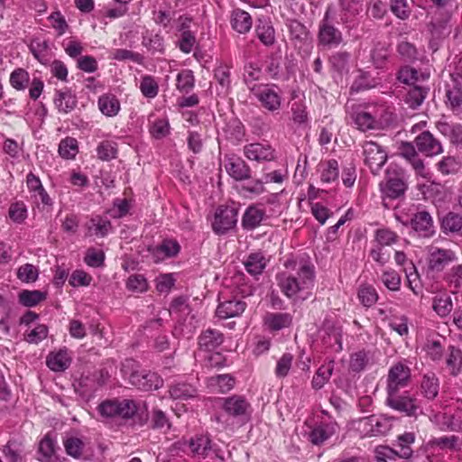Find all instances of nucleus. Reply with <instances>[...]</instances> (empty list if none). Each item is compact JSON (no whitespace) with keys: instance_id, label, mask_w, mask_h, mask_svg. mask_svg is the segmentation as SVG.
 Segmentation results:
<instances>
[{"instance_id":"24","label":"nucleus","mask_w":462,"mask_h":462,"mask_svg":"<svg viewBox=\"0 0 462 462\" xmlns=\"http://www.w3.org/2000/svg\"><path fill=\"white\" fill-rule=\"evenodd\" d=\"M71 358L67 349H60L57 353H51L47 356V366L54 372H63L70 365Z\"/></svg>"},{"instance_id":"6","label":"nucleus","mask_w":462,"mask_h":462,"mask_svg":"<svg viewBox=\"0 0 462 462\" xmlns=\"http://www.w3.org/2000/svg\"><path fill=\"white\" fill-rule=\"evenodd\" d=\"M363 153L365 162L370 168L373 174H377L387 161L386 151L373 141L365 142Z\"/></svg>"},{"instance_id":"4","label":"nucleus","mask_w":462,"mask_h":462,"mask_svg":"<svg viewBox=\"0 0 462 462\" xmlns=\"http://www.w3.org/2000/svg\"><path fill=\"white\" fill-rule=\"evenodd\" d=\"M385 403L391 409L408 417L417 418L420 414H422L420 402L409 392H404L402 394H399V393H387Z\"/></svg>"},{"instance_id":"61","label":"nucleus","mask_w":462,"mask_h":462,"mask_svg":"<svg viewBox=\"0 0 462 462\" xmlns=\"http://www.w3.org/2000/svg\"><path fill=\"white\" fill-rule=\"evenodd\" d=\"M105 254L103 251H97L93 247L87 250L84 262L90 267H100L104 264Z\"/></svg>"},{"instance_id":"44","label":"nucleus","mask_w":462,"mask_h":462,"mask_svg":"<svg viewBox=\"0 0 462 462\" xmlns=\"http://www.w3.org/2000/svg\"><path fill=\"white\" fill-rule=\"evenodd\" d=\"M89 230H94V234L97 236L104 237L107 236V234L112 229V225L110 220L107 218H104L101 217H93L88 226Z\"/></svg>"},{"instance_id":"57","label":"nucleus","mask_w":462,"mask_h":462,"mask_svg":"<svg viewBox=\"0 0 462 462\" xmlns=\"http://www.w3.org/2000/svg\"><path fill=\"white\" fill-rule=\"evenodd\" d=\"M444 280L455 289L462 286V264L454 265L445 273Z\"/></svg>"},{"instance_id":"59","label":"nucleus","mask_w":462,"mask_h":462,"mask_svg":"<svg viewBox=\"0 0 462 462\" xmlns=\"http://www.w3.org/2000/svg\"><path fill=\"white\" fill-rule=\"evenodd\" d=\"M115 144L108 141L100 143L97 148V157L102 161H110L116 156Z\"/></svg>"},{"instance_id":"36","label":"nucleus","mask_w":462,"mask_h":462,"mask_svg":"<svg viewBox=\"0 0 462 462\" xmlns=\"http://www.w3.org/2000/svg\"><path fill=\"white\" fill-rule=\"evenodd\" d=\"M244 264L250 274L257 275L263 273L266 261L262 253H253L248 255Z\"/></svg>"},{"instance_id":"5","label":"nucleus","mask_w":462,"mask_h":462,"mask_svg":"<svg viewBox=\"0 0 462 462\" xmlns=\"http://www.w3.org/2000/svg\"><path fill=\"white\" fill-rule=\"evenodd\" d=\"M334 11L328 6L324 17L319 23L318 41L320 45L327 47L338 46L343 42L342 32L333 24Z\"/></svg>"},{"instance_id":"32","label":"nucleus","mask_w":462,"mask_h":462,"mask_svg":"<svg viewBox=\"0 0 462 462\" xmlns=\"http://www.w3.org/2000/svg\"><path fill=\"white\" fill-rule=\"evenodd\" d=\"M430 88L413 85L407 92L404 102L412 109L418 108L428 96Z\"/></svg>"},{"instance_id":"21","label":"nucleus","mask_w":462,"mask_h":462,"mask_svg":"<svg viewBox=\"0 0 462 462\" xmlns=\"http://www.w3.org/2000/svg\"><path fill=\"white\" fill-rule=\"evenodd\" d=\"M54 104L60 113L68 114L76 107L77 98L69 88H65L56 90Z\"/></svg>"},{"instance_id":"49","label":"nucleus","mask_w":462,"mask_h":462,"mask_svg":"<svg viewBox=\"0 0 462 462\" xmlns=\"http://www.w3.org/2000/svg\"><path fill=\"white\" fill-rule=\"evenodd\" d=\"M78 152V142L76 139L67 137L59 145V153L62 158L72 159Z\"/></svg>"},{"instance_id":"43","label":"nucleus","mask_w":462,"mask_h":462,"mask_svg":"<svg viewBox=\"0 0 462 462\" xmlns=\"http://www.w3.org/2000/svg\"><path fill=\"white\" fill-rule=\"evenodd\" d=\"M447 365L451 370L452 375H457L462 368V352L455 346L448 347V356L447 358Z\"/></svg>"},{"instance_id":"39","label":"nucleus","mask_w":462,"mask_h":462,"mask_svg":"<svg viewBox=\"0 0 462 462\" xmlns=\"http://www.w3.org/2000/svg\"><path fill=\"white\" fill-rule=\"evenodd\" d=\"M98 106L105 116H114L120 109V103L114 96H101L98 99Z\"/></svg>"},{"instance_id":"16","label":"nucleus","mask_w":462,"mask_h":462,"mask_svg":"<svg viewBox=\"0 0 462 462\" xmlns=\"http://www.w3.org/2000/svg\"><path fill=\"white\" fill-rule=\"evenodd\" d=\"M225 168L228 175L236 180L241 181L251 178L249 165L240 157H229Z\"/></svg>"},{"instance_id":"7","label":"nucleus","mask_w":462,"mask_h":462,"mask_svg":"<svg viewBox=\"0 0 462 462\" xmlns=\"http://www.w3.org/2000/svg\"><path fill=\"white\" fill-rule=\"evenodd\" d=\"M411 380V369L406 365L399 362L393 365L387 375V393H399L401 388L408 385Z\"/></svg>"},{"instance_id":"50","label":"nucleus","mask_w":462,"mask_h":462,"mask_svg":"<svg viewBox=\"0 0 462 462\" xmlns=\"http://www.w3.org/2000/svg\"><path fill=\"white\" fill-rule=\"evenodd\" d=\"M28 82L29 74L23 69H14L10 75V84L14 88L17 90L24 89Z\"/></svg>"},{"instance_id":"45","label":"nucleus","mask_w":462,"mask_h":462,"mask_svg":"<svg viewBox=\"0 0 462 462\" xmlns=\"http://www.w3.org/2000/svg\"><path fill=\"white\" fill-rule=\"evenodd\" d=\"M66 453L75 458H79L82 455L85 444L79 438L69 437L63 441Z\"/></svg>"},{"instance_id":"54","label":"nucleus","mask_w":462,"mask_h":462,"mask_svg":"<svg viewBox=\"0 0 462 462\" xmlns=\"http://www.w3.org/2000/svg\"><path fill=\"white\" fill-rule=\"evenodd\" d=\"M226 132L231 139L240 142L245 135V126L238 119H231L226 125Z\"/></svg>"},{"instance_id":"47","label":"nucleus","mask_w":462,"mask_h":462,"mask_svg":"<svg viewBox=\"0 0 462 462\" xmlns=\"http://www.w3.org/2000/svg\"><path fill=\"white\" fill-rule=\"evenodd\" d=\"M195 84L193 72L189 69L180 71L177 76V88L180 92L189 93Z\"/></svg>"},{"instance_id":"25","label":"nucleus","mask_w":462,"mask_h":462,"mask_svg":"<svg viewBox=\"0 0 462 462\" xmlns=\"http://www.w3.org/2000/svg\"><path fill=\"white\" fill-rule=\"evenodd\" d=\"M262 106L267 110L273 112L279 110L282 105V97L274 90L265 88L255 94Z\"/></svg>"},{"instance_id":"18","label":"nucleus","mask_w":462,"mask_h":462,"mask_svg":"<svg viewBox=\"0 0 462 462\" xmlns=\"http://www.w3.org/2000/svg\"><path fill=\"white\" fill-rule=\"evenodd\" d=\"M291 41L295 46L310 44L312 37L307 27L298 20H291L288 24Z\"/></svg>"},{"instance_id":"15","label":"nucleus","mask_w":462,"mask_h":462,"mask_svg":"<svg viewBox=\"0 0 462 462\" xmlns=\"http://www.w3.org/2000/svg\"><path fill=\"white\" fill-rule=\"evenodd\" d=\"M246 303L237 298L219 302L216 310V316L220 319H227L240 316L245 310Z\"/></svg>"},{"instance_id":"28","label":"nucleus","mask_w":462,"mask_h":462,"mask_svg":"<svg viewBox=\"0 0 462 462\" xmlns=\"http://www.w3.org/2000/svg\"><path fill=\"white\" fill-rule=\"evenodd\" d=\"M292 317L289 313H268L264 318V324L270 330L277 331L291 326Z\"/></svg>"},{"instance_id":"20","label":"nucleus","mask_w":462,"mask_h":462,"mask_svg":"<svg viewBox=\"0 0 462 462\" xmlns=\"http://www.w3.org/2000/svg\"><path fill=\"white\" fill-rule=\"evenodd\" d=\"M447 106L456 114L462 112V85L454 81L452 85H448L446 88Z\"/></svg>"},{"instance_id":"37","label":"nucleus","mask_w":462,"mask_h":462,"mask_svg":"<svg viewBox=\"0 0 462 462\" xmlns=\"http://www.w3.org/2000/svg\"><path fill=\"white\" fill-rule=\"evenodd\" d=\"M333 364L334 361H330L328 365H323L318 369L311 381V384L314 389H321L329 380L334 369Z\"/></svg>"},{"instance_id":"62","label":"nucleus","mask_w":462,"mask_h":462,"mask_svg":"<svg viewBox=\"0 0 462 462\" xmlns=\"http://www.w3.org/2000/svg\"><path fill=\"white\" fill-rule=\"evenodd\" d=\"M382 282L390 291H399L401 286V277L393 270L385 271L382 275Z\"/></svg>"},{"instance_id":"29","label":"nucleus","mask_w":462,"mask_h":462,"mask_svg":"<svg viewBox=\"0 0 462 462\" xmlns=\"http://www.w3.org/2000/svg\"><path fill=\"white\" fill-rule=\"evenodd\" d=\"M436 126L439 133L448 137L452 143H462V125L439 121Z\"/></svg>"},{"instance_id":"11","label":"nucleus","mask_w":462,"mask_h":462,"mask_svg":"<svg viewBox=\"0 0 462 462\" xmlns=\"http://www.w3.org/2000/svg\"><path fill=\"white\" fill-rule=\"evenodd\" d=\"M457 260L456 253L450 249L432 247L428 256L429 270L442 272L449 263Z\"/></svg>"},{"instance_id":"42","label":"nucleus","mask_w":462,"mask_h":462,"mask_svg":"<svg viewBox=\"0 0 462 462\" xmlns=\"http://www.w3.org/2000/svg\"><path fill=\"white\" fill-rule=\"evenodd\" d=\"M210 439L207 437L201 436L189 440V446L191 452L201 457H206L208 451L211 449Z\"/></svg>"},{"instance_id":"58","label":"nucleus","mask_w":462,"mask_h":462,"mask_svg":"<svg viewBox=\"0 0 462 462\" xmlns=\"http://www.w3.org/2000/svg\"><path fill=\"white\" fill-rule=\"evenodd\" d=\"M140 89L144 97L152 98L157 96L159 87L156 81L151 76H145L141 81Z\"/></svg>"},{"instance_id":"38","label":"nucleus","mask_w":462,"mask_h":462,"mask_svg":"<svg viewBox=\"0 0 462 462\" xmlns=\"http://www.w3.org/2000/svg\"><path fill=\"white\" fill-rule=\"evenodd\" d=\"M47 293L34 290H24L19 293V302L25 307H34L46 299Z\"/></svg>"},{"instance_id":"23","label":"nucleus","mask_w":462,"mask_h":462,"mask_svg":"<svg viewBox=\"0 0 462 462\" xmlns=\"http://www.w3.org/2000/svg\"><path fill=\"white\" fill-rule=\"evenodd\" d=\"M341 22L344 24L351 22L363 11V0H338Z\"/></svg>"},{"instance_id":"22","label":"nucleus","mask_w":462,"mask_h":462,"mask_svg":"<svg viewBox=\"0 0 462 462\" xmlns=\"http://www.w3.org/2000/svg\"><path fill=\"white\" fill-rule=\"evenodd\" d=\"M255 32L260 42L265 46H272L275 42V30L269 18L257 19Z\"/></svg>"},{"instance_id":"34","label":"nucleus","mask_w":462,"mask_h":462,"mask_svg":"<svg viewBox=\"0 0 462 462\" xmlns=\"http://www.w3.org/2000/svg\"><path fill=\"white\" fill-rule=\"evenodd\" d=\"M440 228L446 235L459 233L462 230V217L455 212H448L440 222Z\"/></svg>"},{"instance_id":"19","label":"nucleus","mask_w":462,"mask_h":462,"mask_svg":"<svg viewBox=\"0 0 462 462\" xmlns=\"http://www.w3.org/2000/svg\"><path fill=\"white\" fill-rule=\"evenodd\" d=\"M337 422L321 423L310 432L309 440L313 445H321L337 431Z\"/></svg>"},{"instance_id":"8","label":"nucleus","mask_w":462,"mask_h":462,"mask_svg":"<svg viewBox=\"0 0 462 462\" xmlns=\"http://www.w3.org/2000/svg\"><path fill=\"white\" fill-rule=\"evenodd\" d=\"M410 226L421 238H430L436 232L433 218L426 210L414 213L411 218Z\"/></svg>"},{"instance_id":"51","label":"nucleus","mask_w":462,"mask_h":462,"mask_svg":"<svg viewBox=\"0 0 462 462\" xmlns=\"http://www.w3.org/2000/svg\"><path fill=\"white\" fill-rule=\"evenodd\" d=\"M126 288L134 292H144L148 289V283L143 274H132L126 281Z\"/></svg>"},{"instance_id":"31","label":"nucleus","mask_w":462,"mask_h":462,"mask_svg":"<svg viewBox=\"0 0 462 462\" xmlns=\"http://www.w3.org/2000/svg\"><path fill=\"white\" fill-rule=\"evenodd\" d=\"M439 383L435 374H424L421 383L420 390L421 393L428 400H434L439 394Z\"/></svg>"},{"instance_id":"13","label":"nucleus","mask_w":462,"mask_h":462,"mask_svg":"<svg viewBox=\"0 0 462 462\" xmlns=\"http://www.w3.org/2000/svg\"><path fill=\"white\" fill-rule=\"evenodd\" d=\"M250 403L245 397L233 395L226 398L223 403L224 411L232 417L245 419L250 415Z\"/></svg>"},{"instance_id":"46","label":"nucleus","mask_w":462,"mask_h":462,"mask_svg":"<svg viewBox=\"0 0 462 462\" xmlns=\"http://www.w3.org/2000/svg\"><path fill=\"white\" fill-rule=\"evenodd\" d=\"M321 181L330 183L338 178V163L336 160H329L322 164Z\"/></svg>"},{"instance_id":"48","label":"nucleus","mask_w":462,"mask_h":462,"mask_svg":"<svg viewBox=\"0 0 462 462\" xmlns=\"http://www.w3.org/2000/svg\"><path fill=\"white\" fill-rule=\"evenodd\" d=\"M329 331L327 335L323 336V343L332 348L335 352H340L342 350V341L340 330L337 328H328Z\"/></svg>"},{"instance_id":"17","label":"nucleus","mask_w":462,"mask_h":462,"mask_svg":"<svg viewBox=\"0 0 462 462\" xmlns=\"http://www.w3.org/2000/svg\"><path fill=\"white\" fill-rule=\"evenodd\" d=\"M224 342V335L217 329L208 328L203 331L199 338V349L204 352H213Z\"/></svg>"},{"instance_id":"56","label":"nucleus","mask_w":462,"mask_h":462,"mask_svg":"<svg viewBox=\"0 0 462 462\" xmlns=\"http://www.w3.org/2000/svg\"><path fill=\"white\" fill-rule=\"evenodd\" d=\"M151 428L153 430L170 429L171 423L165 412L159 409H154L152 411Z\"/></svg>"},{"instance_id":"10","label":"nucleus","mask_w":462,"mask_h":462,"mask_svg":"<svg viewBox=\"0 0 462 462\" xmlns=\"http://www.w3.org/2000/svg\"><path fill=\"white\" fill-rule=\"evenodd\" d=\"M129 382L143 391L157 390L162 386V380L156 373L145 370L132 372Z\"/></svg>"},{"instance_id":"64","label":"nucleus","mask_w":462,"mask_h":462,"mask_svg":"<svg viewBox=\"0 0 462 462\" xmlns=\"http://www.w3.org/2000/svg\"><path fill=\"white\" fill-rule=\"evenodd\" d=\"M211 384H216L219 392L225 393L230 391L235 383L234 378L230 374H219L210 378Z\"/></svg>"},{"instance_id":"63","label":"nucleus","mask_w":462,"mask_h":462,"mask_svg":"<svg viewBox=\"0 0 462 462\" xmlns=\"http://www.w3.org/2000/svg\"><path fill=\"white\" fill-rule=\"evenodd\" d=\"M369 362L368 354L365 351H359L351 356L350 369L353 372L359 373L364 370Z\"/></svg>"},{"instance_id":"3","label":"nucleus","mask_w":462,"mask_h":462,"mask_svg":"<svg viewBox=\"0 0 462 462\" xmlns=\"http://www.w3.org/2000/svg\"><path fill=\"white\" fill-rule=\"evenodd\" d=\"M407 188L403 171L396 165H390L386 170L385 180L380 183L383 198L399 199L404 195Z\"/></svg>"},{"instance_id":"9","label":"nucleus","mask_w":462,"mask_h":462,"mask_svg":"<svg viewBox=\"0 0 462 462\" xmlns=\"http://www.w3.org/2000/svg\"><path fill=\"white\" fill-rule=\"evenodd\" d=\"M237 222V210L231 207H219L215 214L212 227L217 234H225Z\"/></svg>"},{"instance_id":"33","label":"nucleus","mask_w":462,"mask_h":462,"mask_svg":"<svg viewBox=\"0 0 462 462\" xmlns=\"http://www.w3.org/2000/svg\"><path fill=\"white\" fill-rule=\"evenodd\" d=\"M169 393L175 400H188L196 397L198 390L190 383H178L170 387Z\"/></svg>"},{"instance_id":"27","label":"nucleus","mask_w":462,"mask_h":462,"mask_svg":"<svg viewBox=\"0 0 462 462\" xmlns=\"http://www.w3.org/2000/svg\"><path fill=\"white\" fill-rule=\"evenodd\" d=\"M264 216V210L254 206H250L246 208L243 216L242 226L246 230H253L261 225Z\"/></svg>"},{"instance_id":"40","label":"nucleus","mask_w":462,"mask_h":462,"mask_svg":"<svg viewBox=\"0 0 462 462\" xmlns=\"http://www.w3.org/2000/svg\"><path fill=\"white\" fill-rule=\"evenodd\" d=\"M55 453V441L49 434L40 441L38 447V459L41 462H49Z\"/></svg>"},{"instance_id":"2","label":"nucleus","mask_w":462,"mask_h":462,"mask_svg":"<svg viewBox=\"0 0 462 462\" xmlns=\"http://www.w3.org/2000/svg\"><path fill=\"white\" fill-rule=\"evenodd\" d=\"M313 267L303 264L297 276L282 274L279 278V284L282 292L289 298L295 296L299 291L310 289L314 282Z\"/></svg>"},{"instance_id":"12","label":"nucleus","mask_w":462,"mask_h":462,"mask_svg":"<svg viewBox=\"0 0 462 462\" xmlns=\"http://www.w3.org/2000/svg\"><path fill=\"white\" fill-rule=\"evenodd\" d=\"M418 151L426 156H434L443 152L441 143L430 131H423L414 140Z\"/></svg>"},{"instance_id":"41","label":"nucleus","mask_w":462,"mask_h":462,"mask_svg":"<svg viewBox=\"0 0 462 462\" xmlns=\"http://www.w3.org/2000/svg\"><path fill=\"white\" fill-rule=\"evenodd\" d=\"M352 119L360 131L365 132L376 128V119L366 111H361L352 115Z\"/></svg>"},{"instance_id":"30","label":"nucleus","mask_w":462,"mask_h":462,"mask_svg":"<svg viewBox=\"0 0 462 462\" xmlns=\"http://www.w3.org/2000/svg\"><path fill=\"white\" fill-rule=\"evenodd\" d=\"M359 423L363 431L368 436H378L386 431L385 423L374 415L363 418Z\"/></svg>"},{"instance_id":"14","label":"nucleus","mask_w":462,"mask_h":462,"mask_svg":"<svg viewBox=\"0 0 462 462\" xmlns=\"http://www.w3.org/2000/svg\"><path fill=\"white\" fill-rule=\"evenodd\" d=\"M245 156L251 161L269 162L275 158L274 150L269 144L253 143L244 146Z\"/></svg>"},{"instance_id":"26","label":"nucleus","mask_w":462,"mask_h":462,"mask_svg":"<svg viewBox=\"0 0 462 462\" xmlns=\"http://www.w3.org/2000/svg\"><path fill=\"white\" fill-rule=\"evenodd\" d=\"M252 17L249 13L242 9H235L231 15V24L239 33H246L252 28Z\"/></svg>"},{"instance_id":"1","label":"nucleus","mask_w":462,"mask_h":462,"mask_svg":"<svg viewBox=\"0 0 462 462\" xmlns=\"http://www.w3.org/2000/svg\"><path fill=\"white\" fill-rule=\"evenodd\" d=\"M144 411L138 407L134 400L130 399H110L103 401L98 406L99 414L107 419H121L128 420L137 417V424L144 425L148 421L146 404H143Z\"/></svg>"},{"instance_id":"55","label":"nucleus","mask_w":462,"mask_h":462,"mask_svg":"<svg viewBox=\"0 0 462 462\" xmlns=\"http://www.w3.org/2000/svg\"><path fill=\"white\" fill-rule=\"evenodd\" d=\"M358 298L365 307L373 306L378 300L375 289L372 286H363L358 291Z\"/></svg>"},{"instance_id":"53","label":"nucleus","mask_w":462,"mask_h":462,"mask_svg":"<svg viewBox=\"0 0 462 462\" xmlns=\"http://www.w3.org/2000/svg\"><path fill=\"white\" fill-rule=\"evenodd\" d=\"M349 59V52L337 51L329 58V62L335 70L342 72L347 69Z\"/></svg>"},{"instance_id":"60","label":"nucleus","mask_w":462,"mask_h":462,"mask_svg":"<svg viewBox=\"0 0 462 462\" xmlns=\"http://www.w3.org/2000/svg\"><path fill=\"white\" fill-rule=\"evenodd\" d=\"M17 277L23 282H33L38 278V271L34 265L25 263L19 267Z\"/></svg>"},{"instance_id":"35","label":"nucleus","mask_w":462,"mask_h":462,"mask_svg":"<svg viewBox=\"0 0 462 462\" xmlns=\"http://www.w3.org/2000/svg\"><path fill=\"white\" fill-rule=\"evenodd\" d=\"M432 309L440 318L448 316L453 310L451 297L447 293L437 294L432 300Z\"/></svg>"},{"instance_id":"52","label":"nucleus","mask_w":462,"mask_h":462,"mask_svg":"<svg viewBox=\"0 0 462 462\" xmlns=\"http://www.w3.org/2000/svg\"><path fill=\"white\" fill-rule=\"evenodd\" d=\"M398 236L392 230L387 228L378 229L375 232V241L378 246H387L397 242Z\"/></svg>"}]
</instances>
